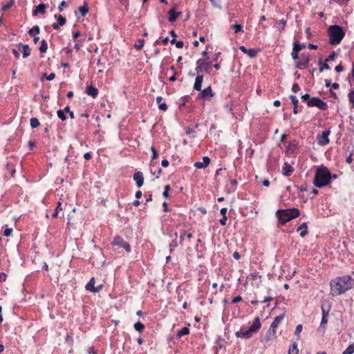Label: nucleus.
Here are the masks:
<instances>
[{
	"label": "nucleus",
	"mask_w": 354,
	"mask_h": 354,
	"mask_svg": "<svg viewBox=\"0 0 354 354\" xmlns=\"http://www.w3.org/2000/svg\"><path fill=\"white\" fill-rule=\"evenodd\" d=\"M330 293L332 296H338L354 287V279L348 275L333 279L330 283Z\"/></svg>",
	"instance_id": "f257e3e1"
},
{
	"label": "nucleus",
	"mask_w": 354,
	"mask_h": 354,
	"mask_svg": "<svg viewBox=\"0 0 354 354\" xmlns=\"http://www.w3.org/2000/svg\"><path fill=\"white\" fill-rule=\"evenodd\" d=\"M331 180V174L324 166L316 169L315 174L314 185L317 187H322L328 185Z\"/></svg>",
	"instance_id": "f03ea898"
},
{
	"label": "nucleus",
	"mask_w": 354,
	"mask_h": 354,
	"mask_svg": "<svg viewBox=\"0 0 354 354\" xmlns=\"http://www.w3.org/2000/svg\"><path fill=\"white\" fill-rule=\"evenodd\" d=\"M329 42L332 45L339 44L345 35L342 27L339 26H330L328 28Z\"/></svg>",
	"instance_id": "7ed1b4c3"
},
{
	"label": "nucleus",
	"mask_w": 354,
	"mask_h": 354,
	"mask_svg": "<svg viewBox=\"0 0 354 354\" xmlns=\"http://www.w3.org/2000/svg\"><path fill=\"white\" fill-rule=\"evenodd\" d=\"M299 215V211L297 208L281 209L277 212V216L279 221L284 224Z\"/></svg>",
	"instance_id": "20e7f679"
},
{
	"label": "nucleus",
	"mask_w": 354,
	"mask_h": 354,
	"mask_svg": "<svg viewBox=\"0 0 354 354\" xmlns=\"http://www.w3.org/2000/svg\"><path fill=\"white\" fill-rule=\"evenodd\" d=\"M284 317L285 315L281 314L274 318L273 322L270 325V329L268 331V340H270L276 337L277 328L281 321L284 319Z\"/></svg>",
	"instance_id": "39448f33"
},
{
	"label": "nucleus",
	"mask_w": 354,
	"mask_h": 354,
	"mask_svg": "<svg viewBox=\"0 0 354 354\" xmlns=\"http://www.w3.org/2000/svg\"><path fill=\"white\" fill-rule=\"evenodd\" d=\"M307 104L309 106H317L322 111H324L328 108L327 104L317 97L311 98L307 102Z\"/></svg>",
	"instance_id": "423d86ee"
},
{
	"label": "nucleus",
	"mask_w": 354,
	"mask_h": 354,
	"mask_svg": "<svg viewBox=\"0 0 354 354\" xmlns=\"http://www.w3.org/2000/svg\"><path fill=\"white\" fill-rule=\"evenodd\" d=\"M328 317V313H326L322 308V317L320 325L317 328V333L321 336H323L325 334V332L326 330V324L328 323V317Z\"/></svg>",
	"instance_id": "0eeeda50"
},
{
	"label": "nucleus",
	"mask_w": 354,
	"mask_h": 354,
	"mask_svg": "<svg viewBox=\"0 0 354 354\" xmlns=\"http://www.w3.org/2000/svg\"><path fill=\"white\" fill-rule=\"evenodd\" d=\"M330 131L329 130L324 131L321 135H318L317 137V143L321 146H324L327 145L330 140H329V136H330Z\"/></svg>",
	"instance_id": "6e6552de"
},
{
	"label": "nucleus",
	"mask_w": 354,
	"mask_h": 354,
	"mask_svg": "<svg viewBox=\"0 0 354 354\" xmlns=\"http://www.w3.org/2000/svg\"><path fill=\"white\" fill-rule=\"evenodd\" d=\"M113 244L120 248H124L127 252L131 251V247L128 243L124 241L122 238L117 236L114 239Z\"/></svg>",
	"instance_id": "1a4fd4ad"
},
{
	"label": "nucleus",
	"mask_w": 354,
	"mask_h": 354,
	"mask_svg": "<svg viewBox=\"0 0 354 354\" xmlns=\"http://www.w3.org/2000/svg\"><path fill=\"white\" fill-rule=\"evenodd\" d=\"M209 67V63H207L202 59H199L197 62V66L196 68V71L198 73H202L203 71L208 72Z\"/></svg>",
	"instance_id": "9d476101"
},
{
	"label": "nucleus",
	"mask_w": 354,
	"mask_h": 354,
	"mask_svg": "<svg viewBox=\"0 0 354 354\" xmlns=\"http://www.w3.org/2000/svg\"><path fill=\"white\" fill-rule=\"evenodd\" d=\"M198 94V98L208 99L214 96V92L211 86L205 88Z\"/></svg>",
	"instance_id": "9b49d317"
},
{
	"label": "nucleus",
	"mask_w": 354,
	"mask_h": 354,
	"mask_svg": "<svg viewBox=\"0 0 354 354\" xmlns=\"http://www.w3.org/2000/svg\"><path fill=\"white\" fill-rule=\"evenodd\" d=\"M95 284V278L92 277L89 282L86 284V288L87 290L93 292H97L102 289V286L100 285L97 287L94 286Z\"/></svg>",
	"instance_id": "f8f14e48"
},
{
	"label": "nucleus",
	"mask_w": 354,
	"mask_h": 354,
	"mask_svg": "<svg viewBox=\"0 0 354 354\" xmlns=\"http://www.w3.org/2000/svg\"><path fill=\"white\" fill-rule=\"evenodd\" d=\"M309 62V57L308 55H301L299 61L297 63V68L301 69L308 66Z\"/></svg>",
	"instance_id": "ddd939ff"
},
{
	"label": "nucleus",
	"mask_w": 354,
	"mask_h": 354,
	"mask_svg": "<svg viewBox=\"0 0 354 354\" xmlns=\"http://www.w3.org/2000/svg\"><path fill=\"white\" fill-rule=\"evenodd\" d=\"M133 179L138 187H141L144 183V177L141 171H137L133 174Z\"/></svg>",
	"instance_id": "4468645a"
},
{
	"label": "nucleus",
	"mask_w": 354,
	"mask_h": 354,
	"mask_svg": "<svg viewBox=\"0 0 354 354\" xmlns=\"http://www.w3.org/2000/svg\"><path fill=\"white\" fill-rule=\"evenodd\" d=\"M252 333L250 331V330L248 328L245 330H239L236 332L235 335L237 337L239 338H244V339H248L252 337Z\"/></svg>",
	"instance_id": "2eb2a0df"
},
{
	"label": "nucleus",
	"mask_w": 354,
	"mask_h": 354,
	"mask_svg": "<svg viewBox=\"0 0 354 354\" xmlns=\"http://www.w3.org/2000/svg\"><path fill=\"white\" fill-rule=\"evenodd\" d=\"M210 162V159L207 156L203 158V162H196L194 166L198 169H203L207 167Z\"/></svg>",
	"instance_id": "dca6fc26"
},
{
	"label": "nucleus",
	"mask_w": 354,
	"mask_h": 354,
	"mask_svg": "<svg viewBox=\"0 0 354 354\" xmlns=\"http://www.w3.org/2000/svg\"><path fill=\"white\" fill-rule=\"evenodd\" d=\"M239 49L245 54L248 55L250 57H254L257 55V51L254 48L247 49L245 46H241Z\"/></svg>",
	"instance_id": "f3484780"
},
{
	"label": "nucleus",
	"mask_w": 354,
	"mask_h": 354,
	"mask_svg": "<svg viewBox=\"0 0 354 354\" xmlns=\"http://www.w3.org/2000/svg\"><path fill=\"white\" fill-rule=\"evenodd\" d=\"M261 328V322H260V319H259V317H256L252 324V326L249 328V329L250 330V331L252 333H257L259 328Z\"/></svg>",
	"instance_id": "a211bd4d"
},
{
	"label": "nucleus",
	"mask_w": 354,
	"mask_h": 354,
	"mask_svg": "<svg viewBox=\"0 0 354 354\" xmlns=\"http://www.w3.org/2000/svg\"><path fill=\"white\" fill-rule=\"evenodd\" d=\"M203 81V76L201 75H198L195 79V82L194 84V88L196 91H201L202 83Z\"/></svg>",
	"instance_id": "6ab92c4d"
},
{
	"label": "nucleus",
	"mask_w": 354,
	"mask_h": 354,
	"mask_svg": "<svg viewBox=\"0 0 354 354\" xmlns=\"http://www.w3.org/2000/svg\"><path fill=\"white\" fill-rule=\"evenodd\" d=\"M294 169L288 163H284L283 168H282V174L284 176H289L291 175V174L293 172Z\"/></svg>",
	"instance_id": "aec40b11"
},
{
	"label": "nucleus",
	"mask_w": 354,
	"mask_h": 354,
	"mask_svg": "<svg viewBox=\"0 0 354 354\" xmlns=\"http://www.w3.org/2000/svg\"><path fill=\"white\" fill-rule=\"evenodd\" d=\"M19 46L21 48L20 50L23 53V57L24 58L28 57L30 55V48L27 44H19Z\"/></svg>",
	"instance_id": "412c9836"
},
{
	"label": "nucleus",
	"mask_w": 354,
	"mask_h": 354,
	"mask_svg": "<svg viewBox=\"0 0 354 354\" xmlns=\"http://www.w3.org/2000/svg\"><path fill=\"white\" fill-rule=\"evenodd\" d=\"M66 24V19L62 16V15H59L57 17V24L56 23H54L53 25H52V27L53 28V29L55 30H58L59 29V26H63Z\"/></svg>",
	"instance_id": "4be33fe9"
},
{
	"label": "nucleus",
	"mask_w": 354,
	"mask_h": 354,
	"mask_svg": "<svg viewBox=\"0 0 354 354\" xmlns=\"http://www.w3.org/2000/svg\"><path fill=\"white\" fill-rule=\"evenodd\" d=\"M86 93L87 95H91L95 98L98 94V90L93 86H89L86 88Z\"/></svg>",
	"instance_id": "5701e85b"
},
{
	"label": "nucleus",
	"mask_w": 354,
	"mask_h": 354,
	"mask_svg": "<svg viewBox=\"0 0 354 354\" xmlns=\"http://www.w3.org/2000/svg\"><path fill=\"white\" fill-rule=\"evenodd\" d=\"M47 7L46 4L41 3L33 10L32 15H37L38 13L44 14L45 12V9Z\"/></svg>",
	"instance_id": "b1692460"
},
{
	"label": "nucleus",
	"mask_w": 354,
	"mask_h": 354,
	"mask_svg": "<svg viewBox=\"0 0 354 354\" xmlns=\"http://www.w3.org/2000/svg\"><path fill=\"white\" fill-rule=\"evenodd\" d=\"M307 224L306 223H303L297 229V231H300V236L301 237H304L307 234Z\"/></svg>",
	"instance_id": "393cba45"
},
{
	"label": "nucleus",
	"mask_w": 354,
	"mask_h": 354,
	"mask_svg": "<svg viewBox=\"0 0 354 354\" xmlns=\"http://www.w3.org/2000/svg\"><path fill=\"white\" fill-rule=\"evenodd\" d=\"M169 21L171 22H174L176 20L177 17L180 15V12H176L174 9H171L169 11Z\"/></svg>",
	"instance_id": "a878e982"
},
{
	"label": "nucleus",
	"mask_w": 354,
	"mask_h": 354,
	"mask_svg": "<svg viewBox=\"0 0 354 354\" xmlns=\"http://www.w3.org/2000/svg\"><path fill=\"white\" fill-rule=\"evenodd\" d=\"M162 97L158 96L156 97V102L158 104V107L162 111H166L167 109V105L165 102H162Z\"/></svg>",
	"instance_id": "bb28decb"
},
{
	"label": "nucleus",
	"mask_w": 354,
	"mask_h": 354,
	"mask_svg": "<svg viewBox=\"0 0 354 354\" xmlns=\"http://www.w3.org/2000/svg\"><path fill=\"white\" fill-rule=\"evenodd\" d=\"M299 349L296 343H294L288 350V354H298Z\"/></svg>",
	"instance_id": "cd10ccee"
},
{
	"label": "nucleus",
	"mask_w": 354,
	"mask_h": 354,
	"mask_svg": "<svg viewBox=\"0 0 354 354\" xmlns=\"http://www.w3.org/2000/svg\"><path fill=\"white\" fill-rule=\"evenodd\" d=\"M28 33L30 35L33 36L39 33V28L38 26H33L29 30Z\"/></svg>",
	"instance_id": "c85d7f7f"
},
{
	"label": "nucleus",
	"mask_w": 354,
	"mask_h": 354,
	"mask_svg": "<svg viewBox=\"0 0 354 354\" xmlns=\"http://www.w3.org/2000/svg\"><path fill=\"white\" fill-rule=\"evenodd\" d=\"M231 28L234 30L235 33L243 32V26L240 24L232 25Z\"/></svg>",
	"instance_id": "c756f323"
},
{
	"label": "nucleus",
	"mask_w": 354,
	"mask_h": 354,
	"mask_svg": "<svg viewBox=\"0 0 354 354\" xmlns=\"http://www.w3.org/2000/svg\"><path fill=\"white\" fill-rule=\"evenodd\" d=\"M40 123L37 118H32L30 119V126L32 128H37L39 126Z\"/></svg>",
	"instance_id": "7c9ffc66"
},
{
	"label": "nucleus",
	"mask_w": 354,
	"mask_h": 354,
	"mask_svg": "<svg viewBox=\"0 0 354 354\" xmlns=\"http://www.w3.org/2000/svg\"><path fill=\"white\" fill-rule=\"evenodd\" d=\"M192 238V234L191 233H187L186 232H184L180 234L181 241H184L185 239L190 240Z\"/></svg>",
	"instance_id": "2f4dec72"
},
{
	"label": "nucleus",
	"mask_w": 354,
	"mask_h": 354,
	"mask_svg": "<svg viewBox=\"0 0 354 354\" xmlns=\"http://www.w3.org/2000/svg\"><path fill=\"white\" fill-rule=\"evenodd\" d=\"M189 333V329L187 327H183L181 330L178 333V336L181 337L183 335H187Z\"/></svg>",
	"instance_id": "473e14b6"
},
{
	"label": "nucleus",
	"mask_w": 354,
	"mask_h": 354,
	"mask_svg": "<svg viewBox=\"0 0 354 354\" xmlns=\"http://www.w3.org/2000/svg\"><path fill=\"white\" fill-rule=\"evenodd\" d=\"M48 48L47 42L45 40H42L41 43V46L39 48V50L41 53H44L46 52Z\"/></svg>",
	"instance_id": "72a5a7b5"
},
{
	"label": "nucleus",
	"mask_w": 354,
	"mask_h": 354,
	"mask_svg": "<svg viewBox=\"0 0 354 354\" xmlns=\"http://www.w3.org/2000/svg\"><path fill=\"white\" fill-rule=\"evenodd\" d=\"M171 43L172 44H176V48H181L183 47L184 46V43L183 41H176V39L173 38L171 40Z\"/></svg>",
	"instance_id": "f704fd0d"
},
{
	"label": "nucleus",
	"mask_w": 354,
	"mask_h": 354,
	"mask_svg": "<svg viewBox=\"0 0 354 354\" xmlns=\"http://www.w3.org/2000/svg\"><path fill=\"white\" fill-rule=\"evenodd\" d=\"M134 328L138 331V332H142L144 328H145V326L144 324H142L141 322H137L134 324Z\"/></svg>",
	"instance_id": "c9c22d12"
},
{
	"label": "nucleus",
	"mask_w": 354,
	"mask_h": 354,
	"mask_svg": "<svg viewBox=\"0 0 354 354\" xmlns=\"http://www.w3.org/2000/svg\"><path fill=\"white\" fill-rule=\"evenodd\" d=\"M306 47L305 44H300L297 42H295L293 44V48L295 49V51L299 52L301 49Z\"/></svg>",
	"instance_id": "e433bc0d"
},
{
	"label": "nucleus",
	"mask_w": 354,
	"mask_h": 354,
	"mask_svg": "<svg viewBox=\"0 0 354 354\" xmlns=\"http://www.w3.org/2000/svg\"><path fill=\"white\" fill-rule=\"evenodd\" d=\"M62 209H63V208L62 207V203L60 202H58L57 207L55 208V210L54 213L53 214V217L56 218L58 215V212Z\"/></svg>",
	"instance_id": "4c0bfd02"
},
{
	"label": "nucleus",
	"mask_w": 354,
	"mask_h": 354,
	"mask_svg": "<svg viewBox=\"0 0 354 354\" xmlns=\"http://www.w3.org/2000/svg\"><path fill=\"white\" fill-rule=\"evenodd\" d=\"M79 10L82 16H85L88 12V7L87 5H84L83 6L80 7Z\"/></svg>",
	"instance_id": "58836bf2"
},
{
	"label": "nucleus",
	"mask_w": 354,
	"mask_h": 354,
	"mask_svg": "<svg viewBox=\"0 0 354 354\" xmlns=\"http://www.w3.org/2000/svg\"><path fill=\"white\" fill-rule=\"evenodd\" d=\"M144 43L145 41L143 39H138L137 43L135 44L134 47L138 50H140L144 46Z\"/></svg>",
	"instance_id": "ea45409f"
},
{
	"label": "nucleus",
	"mask_w": 354,
	"mask_h": 354,
	"mask_svg": "<svg viewBox=\"0 0 354 354\" xmlns=\"http://www.w3.org/2000/svg\"><path fill=\"white\" fill-rule=\"evenodd\" d=\"M354 353V345H349L346 350L343 352V354H353Z\"/></svg>",
	"instance_id": "a19ab883"
},
{
	"label": "nucleus",
	"mask_w": 354,
	"mask_h": 354,
	"mask_svg": "<svg viewBox=\"0 0 354 354\" xmlns=\"http://www.w3.org/2000/svg\"><path fill=\"white\" fill-rule=\"evenodd\" d=\"M348 96L349 101L351 103L353 108L354 109V88L352 91H351Z\"/></svg>",
	"instance_id": "79ce46f5"
},
{
	"label": "nucleus",
	"mask_w": 354,
	"mask_h": 354,
	"mask_svg": "<svg viewBox=\"0 0 354 354\" xmlns=\"http://www.w3.org/2000/svg\"><path fill=\"white\" fill-rule=\"evenodd\" d=\"M65 111L63 110H58L57 111V116L62 120H65L66 119V116L65 115Z\"/></svg>",
	"instance_id": "37998d69"
},
{
	"label": "nucleus",
	"mask_w": 354,
	"mask_h": 354,
	"mask_svg": "<svg viewBox=\"0 0 354 354\" xmlns=\"http://www.w3.org/2000/svg\"><path fill=\"white\" fill-rule=\"evenodd\" d=\"M14 3V0H10L9 2L2 6V10L6 11L8 10Z\"/></svg>",
	"instance_id": "c03bdc74"
},
{
	"label": "nucleus",
	"mask_w": 354,
	"mask_h": 354,
	"mask_svg": "<svg viewBox=\"0 0 354 354\" xmlns=\"http://www.w3.org/2000/svg\"><path fill=\"white\" fill-rule=\"evenodd\" d=\"M303 329V326L301 324H298L297 326H296V328H295V333L297 336H299V333L301 332Z\"/></svg>",
	"instance_id": "a18cd8bd"
},
{
	"label": "nucleus",
	"mask_w": 354,
	"mask_h": 354,
	"mask_svg": "<svg viewBox=\"0 0 354 354\" xmlns=\"http://www.w3.org/2000/svg\"><path fill=\"white\" fill-rule=\"evenodd\" d=\"M55 77V73H51L50 74H49L48 75H46V74H44L43 75V77L41 78V80L44 78V77H46L47 80H49V81H51L53 80Z\"/></svg>",
	"instance_id": "49530a36"
},
{
	"label": "nucleus",
	"mask_w": 354,
	"mask_h": 354,
	"mask_svg": "<svg viewBox=\"0 0 354 354\" xmlns=\"http://www.w3.org/2000/svg\"><path fill=\"white\" fill-rule=\"evenodd\" d=\"M319 71L322 72L324 69H329V65L326 63H319Z\"/></svg>",
	"instance_id": "de8ad7c7"
},
{
	"label": "nucleus",
	"mask_w": 354,
	"mask_h": 354,
	"mask_svg": "<svg viewBox=\"0 0 354 354\" xmlns=\"http://www.w3.org/2000/svg\"><path fill=\"white\" fill-rule=\"evenodd\" d=\"M65 112H67L69 113V115H70V118L71 119H73L75 118V115H74V113L73 111H71L70 109V107L69 106H66L64 108V110Z\"/></svg>",
	"instance_id": "09e8293b"
},
{
	"label": "nucleus",
	"mask_w": 354,
	"mask_h": 354,
	"mask_svg": "<svg viewBox=\"0 0 354 354\" xmlns=\"http://www.w3.org/2000/svg\"><path fill=\"white\" fill-rule=\"evenodd\" d=\"M290 98L294 106H297L299 102L297 98L295 95H290Z\"/></svg>",
	"instance_id": "8fccbe9b"
},
{
	"label": "nucleus",
	"mask_w": 354,
	"mask_h": 354,
	"mask_svg": "<svg viewBox=\"0 0 354 354\" xmlns=\"http://www.w3.org/2000/svg\"><path fill=\"white\" fill-rule=\"evenodd\" d=\"M170 190V187L169 185H166L165 187V191L162 194L163 196L165 197V198H167L169 196V191Z\"/></svg>",
	"instance_id": "3c124183"
},
{
	"label": "nucleus",
	"mask_w": 354,
	"mask_h": 354,
	"mask_svg": "<svg viewBox=\"0 0 354 354\" xmlns=\"http://www.w3.org/2000/svg\"><path fill=\"white\" fill-rule=\"evenodd\" d=\"M12 232V228H8L6 227L3 232V234L6 236H9L11 234Z\"/></svg>",
	"instance_id": "603ef678"
},
{
	"label": "nucleus",
	"mask_w": 354,
	"mask_h": 354,
	"mask_svg": "<svg viewBox=\"0 0 354 354\" xmlns=\"http://www.w3.org/2000/svg\"><path fill=\"white\" fill-rule=\"evenodd\" d=\"M298 53H299L298 51H295V49L292 48V52L291 53V55H292V57L293 59H299Z\"/></svg>",
	"instance_id": "864d4df0"
},
{
	"label": "nucleus",
	"mask_w": 354,
	"mask_h": 354,
	"mask_svg": "<svg viewBox=\"0 0 354 354\" xmlns=\"http://www.w3.org/2000/svg\"><path fill=\"white\" fill-rule=\"evenodd\" d=\"M151 151H152V159H156L158 157V153L156 149L153 147H151Z\"/></svg>",
	"instance_id": "5fc2aeb1"
},
{
	"label": "nucleus",
	"mask_w": 354,
	"mask_h": 354,
	"mask_svg": "<svg viewBox=\"0 0 354 354\" xmlns=\"http://www.w3.org/2000/svg\"><path fill=\"white\" fill-rule=\"evenodd\" d=\"M336 57V54L335 53H331L328 57V58L326 59V62H330V61H333L335 59Z\"/></svg>",
	"instance_id": "6e6d98bb"
},
{
	"label": "nucleus",
	"mask_w": 354,
	"mask_h": 354,
	"mask_svg": "<svg viewBox=\"0 0 354 354\" xmlns=\"http://www.w3.org/2000/svg\"><path fill=\"white\" fill-rule=\"evenodd\" d=\"M66 6H67V3H66V1H62L61 2V3H60V5H59V8H58L59 11V12H62V11L63 10V8H64V7H66Z\"/></svg>",
	"instance_id": "4d7b16f0"
},
{
	"label": "nucleus",
	"mask_w": 354,
	"mask_h": 354,
	"mask_svg": "<svg viewBox=\"0 0 354 354\" xmlns=\"http://www.w3.org/2000/svg\"><path fill=\"white\" fill-rule=\"evenodd\" d=\"M292 91L294 93H297L299 91V86L298 85V84L295 83L292 85Z\"/></svg>",
	"instance_id": "13d9d810"
},
{
	"label": "nucleus",
	"mask_w": 354,
	"mask_h": 354,
	"mask_svg": "<svg viewBox=\"0 0 354 354\" xmlns=\"http://www.w3.org/2000/svg\"><path fill=\"white\" fill-rule=\"evenodd\" d=\"M120 3L122 6H125L126 8H128V6H129V1L128 0H120Z\"/></svg>",
	"instance_id": "bf43d9fd"
},
{
	"label": "nucleus",
	"mask_w": 354,
	"mask_h": 354,
	"mask_svg": "<svg viewBox=\"0 0 354 354\" xmlns=\"http://www.w3.org/2000/svg\"><path fill=\"white\" fill-rule=\"evenodd\" d=\"M6 277H7V275L2 272V273H0V281H5L6 280Z\"/></svg>",
	"instance_id": "052dcab7"
},
{
	"label": "nucleus",
	"mask_w": 354,
	"mask_h": 354,
	"mask_svg": "<svg viewBox=\"0 0 354 354\" xmlns=\"http://www.w3.org/2000/svg\"><path fill=\"white\" fill-rule=\"evenodd\" d=\"M242 300V297L241 296H237V297H235L233 299H232V303H237V302H239Z\"/></svg>",
	"instance_id": "680f3d73"
},
{
	"label": "nucleus",
	"mask_w": 354,
	"mask_h": 354,
	"mask_svg": "<svg viewBox=\"0 0 354 354\" xmlns=\"http://www.w3.org/2000/svg\"><path fill=\"white\" fill-rule=\"evenodd\" d=\"M226 221H227V216H223L222 218H221V220H220V223L222 225H225Z\"/></svg>",
	"instance_id": "e2e57ef3"
},
{
	"label": "nucleus",
	"mask_w": 354,
	"mask_h": 354,
	"mask_svg": "<svg viewBox=\"0 0 354 354\" xmlns=\"http://www.w3.org/2000/svg\"><path fill=\"white\" fill-rule=\"evenodd\" d=\"M161 165L164 167H167L169 165V161L166 159L162 160L161 162Z\"/></svg>",
	"instance_id": "0e129e2a"
},
{
	"label": "nucleus",
	"mask_w": 354,
	"mask_h": 354,
	"mask_svg": "<svg viewBox=\"0 0 354 354\" xmlns=\"http://www.w3.org/2000/svg\"><path fill=\"white\" fill-rule=\"evenodd\" d=\"M335 71L337 72H342L343 71V66L341 64L336 66Z\"/></svg>",
	"instance_id": "69168bd1"
},
{
	"label": "nucleus",
	"mask_w": 354,
	"mask_h": 354,
	"mask_svg": "<svg viewBox=\"0 0 354 354\" xmlns=\"http://www.w3.org/2000/svg\"><path fill=\"white\" fill-rule=\"evenodd\" d=\"M227 208L225 207H223L221 209V214L223 216H226V214H227Z\"/></svg>",
	"instance_id": "338daca9"
},
{
	"label": "nucleus",
	"mask_w": 354,
	"mask_h": 354,
	"mask_svg": "<svg viewBox=\"0 0 354 354\" xmlns=\"http://www.w3.org/2000/svg\"><path fill=\"white\" fill-rule=\"evenodd\" d=\"M12 53L14 54L15 57L16 58H19V55H20V53L18 50H15V49H13L12 50Z\"/></svg>",
	"instance_id": "774afa93"
}]
</instances>
